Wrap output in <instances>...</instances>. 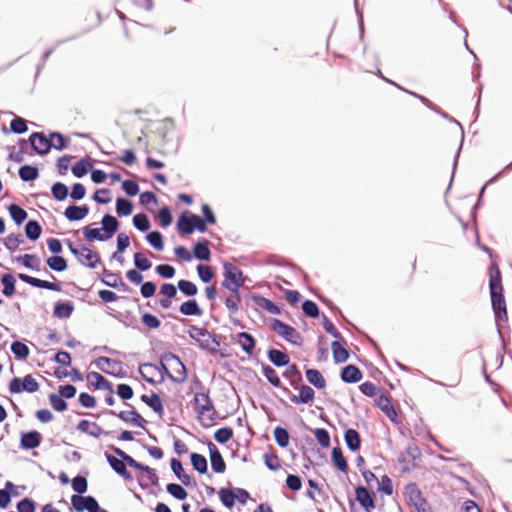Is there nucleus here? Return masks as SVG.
<instances>
[{"label":"nucleus","instance_id":"obj_1","mask_svg":"<svg viewBox=\"0 0 512 512\" xmlns=\"http://www.w3.org/2000/svg\"><path fill=\"white\" fill-rule=\"evenodd\" d=\"M143 368H154L162 374V377L165 375L173 382L179 384L183 383L187 377L185 365L180 360V358L172 352H166L162 354L160 357L159 365L144 363L139 366V373L141 376L148 383L154 384V380L152 378L146 377V375L143 373Z\"/></svg>","mask_w":512,"mask_h":512},{"label":"nucleus","instance_id":"obj_2","mask_svg":"<svg viewBox=\"0 0 512 512\" xmlns=\"http://www.w3.org/2000/svg\"><path fill=\"white\" fill-rule=\"evenodd\" d=\"M489 290L495 321L497 325H499L501 321H507L508 316L503 294L501 272L496 263H492L489 267Z\"/></svg>","mask_w":512,"mask_h":512},{"label":"nucleus","instance_id":"obj_3","mask_svg":"<svg viewBox=\"0 0 512 512\" xmlns=\"http://www.w3.org/2000/svg\"><path fill=\"white\" fill-rule=\"evenodd\" d=\"M101 225L100 228L83 227L82 233L85 240L88 242L110 240L117 233L120 222L114 215L106 213L102 217Z\"/></svg>","mask_w":512,"mask_h":512},{"label":"nucleus","instance_id":"obj_4","mask_svg":"<svg viewBox=\"0 0 512 512\" xmlns=\"http://www.w3.org/2000/svg\"><path fill=\"white\" fill-rule=\"evenodd\" d=\"M109 449H111L116 455H118L123 460H125V462L130 467L135 468V469L140 470L145 473V474H140L137 477L141 488L147 489L150 486L159 487V477L153 468H150L149 466L136 461L133 457H131L126 452H124L122 449H120L114 445H110Z\"/></svg>","mask_w":512,"mask_h":512},{"label":"nucleus","instance_id":"obj_5","mask_svg":"<svg viewBox=\"0 0 512 512\" xmlns=\"http://www.w3.org/2000/svg\"><path fill=\"white\" fill-rule=\"evenodd\" d=\"M193 402L194 410L201 420L202 425L208 427L214 424L218 418V414L210 398L209 390L195 392Z\"/></svg>","mask_w":512,"mask_h":512},{"label":"nucleus","instance_id":"obj_6","mask_svg":"<svg viewBox=\"0 0 512 512\" xmlns=\"http://www.w3.org/2000/svg\"><path fill=\"white\" fill-rule=\"evenodd\" d=\"M270 328L284 340L297 346L302 344L301 334L292 326L282 322L281 320L277 318L271 319Z\"/></svg>","mask_w":512,"mask_h":512},{"label":"nucleus","instance_id":"obj_7","mask_svg":"<svg viewBox=\"0 0 512 512\" xmlns=\"http://www.w3.org/2000/svg\"><path fill=\"white\" fill-rule=\"evenodd\" d=\"M39 390V384L35 378L28 374L24 378L14 377L9 383V391L12 394L22 392L34 393Z\"/></svg>","mask_w":512,"mask_h":512},{"label":"nucleus","instance_id":"obj_8","mask_svg":"<svg viewBox=\"0 0 512 512\" xmlns=\"http://www.w3.org/2000/svg\"><path fill=\"white\" fill-rule=\"evenodd\" d=\"M434 112L436 114L440 115L442 118L446 119L447 121L456 124L460 128V132H461L460 145H459V147H458V149H457V151L455 153L454 159H453L452 174H451V178H450V183H449L447 191H446V192H448L449 189L451 188V185H452V182H453V179H454V175L456 173V169H457L460 153H461L462 146H463L464 139H465V132H464V128L461 125V123L457 119H455L454 117L450 116L447 112L443 111L440 107H437V109H434Z\"/></svg>","mask_w":512,"mask_h":512},{"label":"nucleus","instance_id":"obj_9","mask_svg":"<svg viewBox=\"0 0 512 512\" xmlns=\"http://www.w3.org/2000/svg\"><path fill=\"white\" fill-rule=\"evenodd\" d=\"M188 335L191 339L197 342L200 348L208 350L211 353L218 352V349L210 346L211 332H209L206 328H199L195 325H192L188 330Z\"/></svg>","mask_w":512,"mask_h":512},{"label":"nucleus","instance_id":"obj_10","mask_svg":"<svg viewBox=\"0 0 512 512\" xmlns=\"http://www.w3.org/2000/svg\"><path fill=\"white\" fill-rule=\"evenodd\" d=\"M95 365L106 374L123 377L122 362L109 357L101 356L95 360Z\"/></svg>","mask_w":512,"mask_h":512},{"label":"nucleus","instance_id":"obj_11","mask_svg":"<svg viewBox=\"0 0 512 512\" xmlns=\"http://www.w3.org/2000/svg\"><path fill=\"white\" fill-rule=\"evenodd\" d=\"M102 413L117 416L126 423H132L138 427L145 428L146 420L134 409L130 411H120L119 413H116L114 410L106 409Z\"/></svg>","mask_w":512,"mask_h":512},{"label":"nucleus","instance_id":"obj_12","mask_svg":"<svg viewBox=\"0 0 512 512\" xmlns=\"http://www.w3.org/2000/svg\"><path fill=\"white\" fill-rule=\"evenodd\" d=\"M192 211L184 210L176 221V230L181 237H187L194 233Z\"/></svg>","mask_w":512,"mask_h":512},{"label":"nucleus","instance_id":"obj_13","mask_svg":"<svg viewBox=\"0 0 512 512\" xmlns=\"http://www.w3.org/2000/svg\"><path fill=\"white\" fill-rule=\"evenodd\" d=\"M208 450H209V456H210V462H211V468L215 473H224L226 470V463L217 448V446L209 441L208 444Z\"/></svg>","mask_w":512,"mask_h":512},{"label":"nucleus","instance_id":"obj_14","mask_svg":"<svg viewBox=\"0 0 512 512\" xmlns=\"http://www.w3.org/2000/svg\"><path fill=\"white\" fill-rule=\"evenodd\" d=\"M90 212L87 204L76 205L70 204L64 211L65 218L70 222H77L83 220Z\"/></svg>","mask_w":512,"mask_h":512},{"label":"nucleus","instance_id":"obj_15","mask_svg":"<svg viewBox=\"0 0 512 512\" xmlns=\"http://www.w3.org/2000/svg\"><path fill=\"white\" fill-rule=\"evenodd\" d=\"M3 245L9 250L10 253H14L16 250L20 249L21 251H25L27 247H21V245L25 244V239L21 233H10L5 238L0 239Z\"/></svg>","mask_w":512,"mask_h":512},{"label":"nucleus","instance_id":"obj_16","mask_svg":"<svg viewBox=\"0 0 512 512\" xmlns=\"http://www.w3.org/2000/svg\"><path fill=\"white\" fill-rule=\"evenodd\" d=\"M223 275L224 280L223 282H245V277L243 276V272L235 266L233 263L225 261L223 263Z\"/></svg>","mask_w":512,"mask_h":512},{"label":"nucleus","instance_id":"obj_17","mask_svg":"<svg viewBox=\"0 0 512 512\" xmlns=\"http://www.w3.org/2000/svg\"><path fill=\"white\" fill-rule=\"evenodd\" d=\"M355 492L356 500L366 511L370 512L375 508V501L366 487L359 485L356 487Z\"/></svg>","mask_w":512,"mask_h":512},{"label":"nucleus","instance_id":"obj_18","mask_svg":"<svg viewBox=\"0 0 512 512\" xmlns=\"http://www.w3.org/2000/svg\"><path fill=\"white\" fill-rule=\"evenodd\" d=\"M77 429L82 433H86L92 437L98 438L100 435H108L109 431L102 429L97 423L81 420L77 425Z\"/></svg>","mask_w":512,"mask_h":512},{"label":"nucleus","instance_id":"obj_19","mask_svg":"<svg viewBox=\"0 0 512 512\" xmlns=\"http://www.w3.org/2000/svg\"><path fill=\"white\" fill-rule=\"evenodd\" d=\"M170 467L175 476L181 481V483L185 486L195 485L192 477L185 473L183 465L180 460L177 458H172L170 460Z\"/></svg>","mask_w":512,"mask_h":512},{"label":"nucleus","instance_id":"obj_20","mask_svg":"<svg viewBox=\"0 0 512 512\" xmlns=\"http://www.w3.org/2000/svg\"><path fill=\"white\" fill-rule=\"evenodd\" d=\"M42 436L38 431H29L23 433L20 439V446L23 449H35L41 444Z\"/></svg>","mask_w":512,"mask_h":512},{"label":"nucleus","instance_id":"obj_21","mask_svg":"<svg viewBox=\"0 0 512 512\" xmlns=\"http://www.w3.org/2000/svg\"><path fill=\"white\" fill-rule=\"evenodd\" d=\"M361 370L353 364L345 366L341 370L340 378L345 383H357L362 379Z\"/></svg>","mask_w":512,"mask_h":512},{"label":"nucleus","instance_id":"obj_22","mask_svg":"<svg viewBox=\"0 0 512 512\" xmlns=\"http://www.w3.org/2000/svg\"><path fill=\"white\" fill-rule=\"evenodd\" d=\"M299 395L292 394L290 400L294 404H307L315 398V391L308 385H301Z\"/></svg>","mask_w":512,"mask_h":512},{"label":"nucleus","instance_id":"obj_23","mask_svg":"<svg viewBox=\"0 0 512 512\" xmlns=\"http://www.w3.org/2000/svg\"><path fill=\"white\" fill-rule=\"evenodd\" d=\"M74 311V305L71 301H58L53 308V315L59 319L69 318Z\"/></svg>","mask_w":512,"mask_h":512},{"label":"nucleus","instance_id":"obj_24","mask_svg":"<svg viewBox=\"0 0 512 512\" xmlns=\"http://www.w3.org/2000/svg\"><path fill=\"white\" fill-rule=\"evenodd\" d=\"M236 338L242 350L248 355H252L256 345L255 338L248 332H240L236 335Z\"/></svg>","mask_w":512,"mask_h":512},{"label":"nucleus","instance_id":"obj_25","mask_svg":"<svg viewBox=\"0 0 512 512\" xmlns=\"http://www.w3.org/2000/svg\"><path fill=\"white\" fill-rule=\"evenodd\" d=\"M267 356L269 361L276 367H285L290 362L288 354L278 349H269Z\"/></svg>","mask_w":512,"mask_h":512},{"label":"nucleus","instance_id":"obj_26","mask_svg":"<svg viewBox=\"0 0 512 512\" xmlns=\"http://www.w3.org/2000/svg\"><path fill=\"white\" fill-rule=\"evenodd\" d=\"M241 302L242 296L235 295H228L224 300V304L230 313V320L233 324L236 325H241V323L238 320L234 319L232 315L236 314L239 311Z\"/></svg>","mask_w":512,"mask_h":512},{"label":"nucleus","instance_id":"obj_27","mask_svg":"<svg viewBox=\"0 0 512 512\" xmlns=\"http://www.w3.org/2000/svg\"><path fill=\"white\" fill-rule=\"evenodd\" d=\"M42 231V226L37 220L30 219L26 222L24 226L25 236L32 242L39 239V237L42 234Z\"/></svg>","mask_w":512,"mask_h":512},{"label":"nucleus","instance_id":"obj_28","mask_svg":"<svg viewBox=\"0 0 512 512\" xmlns=\"http://www.w3.org/2000/svg\"><path fill=\"white\" fill-rule=\"evenodd\" d=\"M18 175L23 182H32L38 179L39 169L36 165L24 164L19 168Z\"/></svg>","mask_w":512,"mask_h":512},{"label":"nucleus","instance_id":"obj_29","mask_svg":"<svg viewBox=\"0 0 512 512\" xmlns=\"http://www.w3.org/2000/svg\"><path fill=\"white\" fill-rule=\"evenodd\" d=\"M344 440L347 447L353 452L358 451L361 447L360 434L357 430L353 428H349L345 431Z\"/></svg>","mask_w":512,"mask_h":512},{"label":"nucleus","instance_id":"obj_30","mask_svg":"<svg viewBox=\"0 0 512 512\" xmlns=\"http://www.w3.org/2000/svg\"><path fill=\"white\" fill-rule=\"evenodd\" d=\"M87 379L91 381L92 379L95 380V382H91L92 386L95 389H105L108 390L111 393H114L113 385L111 382H109L103 375H101L98 372H89L87 374Z\"/></svg>","mask_w":512,"mask_h":512},{"label":"nucleus","instance_id":"obj_31","mask_svg":"<svg viewBox=\"0 0 512 512\" xmlns=\"http://www.w3.org/2000/svg\"><path fill=\"white\" fill-rule=\"evenodd\" d=\"M92 164L88 158H80L72 167L71 171L76 178H82L92 170Z\"/></svg>","mask_w":512,"mask_h":512},{"label":"nucleus","instance_id":"obj_32","mask_svg":"<svg viewBox=\"0 0 512 512\" xmlns=\"http://www.w3.org/2000/svg\"><path fill=\"white\" fill-rule=\"evenodd\" d=\"M141 401L148 405L155 413L162 416L164 413L161 398L158 394L152 393L150 396L143 394Z\"/></svg>","mask_w":512,"mask_h":512},{"label":"nucleus","instance_id":"obj_33","mask_svg":"<svg viewBox=\"0 0 512 512\" xmlns=\"http://www.w3.org/2000/svg\"><path fill=\"white\" fill-rule=\"evenodd\" d=\"M145 239L154 250L158 252L164 250V237L160 231L152 230L147 232Z\"/></svg>","mask_w":512,"mask_h":512},{"label":"nucleus","instance_id":"obj_34","mask_svg":"<svg viewBox=\"0 0 512 512\" xmlns=\"http://www.w3.org/2000/svg\"><path fill=\"white\" fill-rule=\"evenodd\" d=\"M102 282L112 288L122 287L126 290L127 285L122 281L121 277L117 273L110 272L103 267V278Z\"/></svg>","mask_w":512,"mask_h":512},{"label":"nucleus","instance_id":"obj_35","mask_svg":"<svg viewBox=\"0 0 512 512\" xmlns=\"http://www.w3.org/2000/svg\"><path fill=\"white\" fill-rule=\"evenodd\" d=\"M179 311L185 316H201L203 314L202 309L199 307L198 302L195 299H190L183 302Z\"/></svg>","mask_w":512,"mask_h":512},{"label":"nucleus","instance_id":"obj_36","mask_svg":"<svg viewBox=\"0 0 512 512\" xmlns=\"http://www.w3.org/2000/svg\"><path fill=\"white\" fill-rule=\"evenodd\" d=\"M7 208H8L11 219L14 221V223L17 226L21 225L22 223H24L27 220L28 213L26 212L25 209H23L18 204L12 203Z\"/></svg>","mask_w":512,"mask_h":512},{"label":"nucleus","instance_id":"obj_37","mask_svg":"<svg viewBox=\"0 0 512 512\" xmlns=\"http://www.w3.org/2000/svg\"><path fill=\"white\" fill-rule=\"evenodd\" d=\"M210 244L207 238H198L191 250L192 256H211Z\"/></svg>","mask_w":512,"mask_h":512},{"label":"nucleus","instance_id":"obj_38","mask_svg":"<svg viewBox=\"0 0 512 512\" xmlns=\"http://www.w3.org/2000/svg\"><path fill=\"white\" fill-rule=\"evenodd\" d=\"M306 378L308 382L317 389H324L326 387V380L322 373L317 369H307Z\"/></svg>","mask_w":512,"mask_h":512},{"label":"nucleus","instance_id":"obj_39","mask_svg":"<svg viewBox=\"0 0 512 512\" xmlns=\"http://www.w3.org/2000/svg\"><path fill=\"white\" fill-rule=\"evenodd\" d=\"M133 202L124 197H117L116 199V213L120 217L130 216L133 212Z\"/></svg>","mask_w":512,"mask_h":512},{"label":"nucleus","instance_id":"obj_40","mask_svg":"<svg viewBox=\"0 0 512 512\" xmlns=\"http://www.w3.org/2000/svg\"><path fill=\"white\" fill-rule=\"evenodd\" d=\"M51 195L58 202L65 201L69 196V188L65 183L57 181L51 186Z\"/></svg>","mask_w":512,"mask_h":512},{"label":"nucleus","instance_id":"obj_41","mask_svg":"<svg viewBox=\"0 0 512 512\" xmlns=\"http://www.w3.org/2000/svg\"><path fill=\"white\" fill-rule=\"evenodd\" d=\"M333 358L335 363H344L349 358L348 350L340 343L339 340H335L331 344Z\"/></svg>","mask_w":512,"mask_h":512},{"label":"nucleus","instance_id":"obj_42","mask_svg":"<svg viewBox=\"0 0 512 512\" xmlns=\"http://www.w3.org/2000/svg\"><path fill=\"white\" fill-rule=\"evenodd\" d=\"M376 403L382 412L391 420L397 416V413L391 404L390 399L385 394H381L376 400Z\"/></svg>","mask_w":512,"mask_h":512},{"label":"nucleus","instance_id":"obj_43","mask_svg":"<svg viewBox=\"0 0 512 512\" xmlns=\"http://www.w3.org/2000/svg\"><path fill=\"white\" fill-rule=\"evenodd\" d=\"M405 495L408 497L409 504L412 506H416L419 502L425 500L415 483H409L405 486Z\"/></svg>","mask_w":512,"mask_h":512},{"label":"nucleus","instance_id":"obj_44","mask_svg":"<svg viewBox=\"0 0 512 512\" xmlns=\"http://www.w3.org/2000/svg\"><path fill=\"white\" fill-rule=\"evenodd\" d=\"M253 301L256 305H258L260 308L266 310L267 312L271 314H280L281 310L280 308L271 300L260 296V295H254Z\"/></svg>","mask_w":512,"mask_h":512},{"label":"nucleus","instance_id":"obj_45","mask_svg":"<svg viewBox=\"0 0 512 512\" xmlns=\"http://www.w3.org/2000/svg\"><path fill=\"white\" fill-rule=\"evenodd\" d=\"M132 223L135 229L140 232L147 233L151 228L149 217L145 213H137L132 218Z\"/></svg>","mask_w":512,"mask_h":512},{"label":"nucleus","instance_id":"obj_46","mask_svg":"<svg viewBox=\"0 0 512 512\" xmlns=\"http://www.w3.org/2000/svg\"><path fill=\"white\" fill-rule=\"evenodd\" d=\"M1 284L3 285L2 293L6 297H11L15 294L16 279L13 274L5 273L1 276Z\"/></svg>","mask_w":512,"mask_h":512},{"label":"nucleus","instance_id":"obj_47","mask_svg":"<svg viewBox=\"0 0 512 512\" xmlns=\"http://www.w3.org/2000/svg\"><path fill=\"white\" fill-rule=\"evenodd\" d=\"M190 460H191V464H192L194 470H196L200 474L207 473L208 462H207V459L205 458V456L193 452L190 454Z\"/></svg>","mask_w":512,"mask_h":512},{"label":"nucleus","instance_id":"obj_48","mask_svg":"<svg viewBox=\"0 0 512 512\" xmlns=\"http://www.w3.org/2000/svg\"><path fill=\"white\" fill-rule=\"evenodd\" d=\"M37 142L41 147L36 145L33 154H37L39 156L47 155L54 146V143L52 142V140H50V137L48 136L47 138L43 132L41 133V137L38 139Z\"/></svg>","mask_w":512,"mask_h":512},{"label":"nucleus","instance_id":"obj_49","mask_svg":"<svg viewBox=\"0 0 512 512\" xmlns=\"http://www.w3.org/2000/svg\"><path fill=\"white\" fill-rule=\"evenodd\" d=\"M50 140L57 139V144H54L52 149L62 151L69 147L70 145V138L58 131H52L49 133Z\"/></svg>","mask_w":512,"mask_h":512},{"label":"nucleus","instance_id":"obj_50","mask_svg":"<svg viewBox=\"0 0 512 512\" xmlns=\"http://www.w3.org/2000/svg\"><path fill=\"white\" fill-rule=\"evenodd\" d=\"M9 131L14 134H24L28 131V121L22 117L14 116L10 122Z\"/></svg>","mask_w":512,"mask_h":512},{"label":"nucleus","instance_id":"obj_51","mask_svg":"<svg viewBox=\"0 0 512 512\" xmlns=\"http://www.w3.org/2000/svg\"><path fill=\"white\" fill-rule=\"evenodd\" d=\"M129 245H130L129 236L124 232L118 233L117 237H116V250L111 254V256H118V255L123 254L126 251V249L129 247Z\"/></svg>","mask_w":512,"mask_h":512},{"label":"nucleus","instance_id":"obj_52","mask_svg":"<svg viewBox=\"0 0 512 512\" xmlns=\"http://www.w3.org/2000/svg\"><path fill=\"white\" fill-rule=\"evenodd\" d=\"M332 461L334 465L341 471V472H347L348 470V464L347 461L342 453L341 448L334 447L332 449Z\"/></svg>","mask_w":512,"mask_h":512},{"label":"nucleus","instance_id":"obj_53","mask_svg":"<svg viewBox=\"0 0 512 512\" xmlns=\"http://www.w3.org/2000/svg\"><path fill=\"white\" fill-rule=\"evenodd\" d=\"M10 349L17 359L25 360L29 356L28 346L21 341L12 342Z\"/></svg>","mask_w":512,"mask_h":512},{"label":"nucleus","instance_id":"obj_54","mask_svg":"<svg viewBox=\"0 0 512 512\" xmlns=\"http://www.w3.org/2000/svg\"><path fill=\"white\" fill-rule=\"evenodd\" d=\"M158 222L162 228L169 227L173 222V215L168 206H162L158 210Z\"/></svg>","mask_w":512,"mask_h":512},{"label":"nucleus","instance_id":"obj_55","mask_svg":"<svg viewBox=\"0 0 512 512\" xmlns=\"http://www.w3.org/2000/svg\"><path fill=\"white\" fill-rule=\"evenodd\" d=\"M262 372L271 385L277 388L281 387V380L274 368L268 364L262 363Z\"/></svg>","mask_w":512,"mask_h":512},{"label":"nucleus","instance_id":"obj_56","mask_svg":"<svg viewBox=\"0 0 512 512\" xmlns=\"http://www.w3.org/2000/svg\"><path fill=\"white\" fill-rule=\"evenodd\" d=\"M219 496L222 504L231 509L235 505L236 494L234 490H230L228 488H221L219 491Z\"/></svg>","mask_w":512,"mask_h":512},{"label":"nucleus","instance_id":"obj_57","mask_svg":"<svg viewBox=\"0 0 512 512\" xmlns=\"http://www.w3.org/2000/svg\"><path fill=\"white\" fill-rule=\"evenodd\" d=\"M177 287L180 290V292L183 293L187 297L195 296L198 293L197 286L189 280H185V279L179 280Z\"/></svg>","mask_w":512,"mask_h":512},{"label":"nucleus","instance_id":"obj_58","mask_svg":"<svg viewBox=\"0 0 512 512\" xmlns=\"http://www.w3.org/2000/svg\"><path fill=\"white\" fill-rule=\"evenodd\" d=\"M196 270H197L199 278L204 283L211 282L215 276L214 270L212 269V267L210 265H207V264H198L196 266Z\"/></svg>","mask_w":512,"mask_h":512},{"label":"nucleus","instance_id":"obj_59","mask_svg":"<svg viewBox=\"0 0 512 512\" xmlns=\"http://www.w3.org/2000/svg\"><path fill=\"white\" fill-rule=\"evenodd\" d=\"M274 438H275L276 443L280 447L284 448V447L288 446V444H289L290 435H289L287 429L277 426L274 429Z\"/></svg>","mask_w":512,"mask_h":512},{"label":"nucleus","instance_id":"obj_60","mask_svg":"<svg viewBox=\"0 0 512 512\" xmlns=\"http://www.w3.org/2000/svg\"><path fill=\"white\" fill-rule=\"evenodd\" d=\"M166 490L177 500H185L188 496L187 491L177 483H170L166 486Z\"/></svg>","mask_w":512,"mask_h":512},{"label":"nucleus","instance_id":"obj_61","mask_svg":"<svg viewBox=\"0 0 512 512\" xmlns=\"http://www.w3.org/2000/svg\"><path fill=\"white\" fill-rule=\"evenodd\" d=\"M92 199L97 204H100V205H106V204L110 203L112 200V198L110 196V189H108V188L97 189L94 192Z\"/></svg>","mask_w":512,"mask_h":512},{"label":"nucleus","instance_id":"obj_62","mask_svg":"<svg viewBox=\"0 0 512 512\" xmlns=\"http://www.w3.org/2000/svg\"><path fill=\"white\" fill-rule=\"evenodd\" d=\"M105 457H106V460L107 462L109 463L110 467L117 473L119 474L123 468L126 467V465H128L125 460H123L121 457H119L117 455V457L109 454V453H105Z\"/></svg>","mask_w":512,"mask_h":512},{"label":"nucleus","instance_id":"obj_63","mask_svg":"<svg viewBox=\"0 0 512 512\" xmlns=\"http://www.w3.org/2000/svg\"><path fill=\"white\" fill-rule=\"evenodd\" d=\"M49 402L52 408L57 412H63L67 409V402L60 394L51 393L49 395Z\"/></svg>","mask_w":512,"mask_h":512},{"label":"nucleus","instance_id":"obj_64","mask_svg":"<svg viewBox=\"0 0 512 512\" xmlns=\"http://www.w3.org/2000/svg\"><path fill=\"white\" fill-rule=\"evenodd\" d=\"M122 189L125 192V194L129 197H134L140 193L139 184L132 179L123 180Z\"/></svg>","mask_w":512,"mask_h":512}]
</instances>
